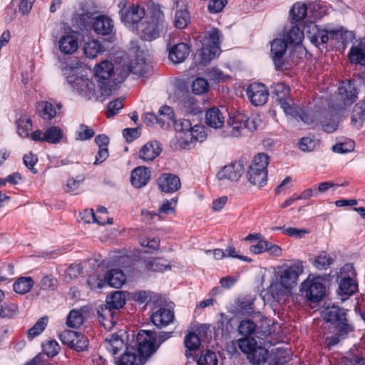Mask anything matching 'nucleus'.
Here are the masks:
<instances>
[{
  "label": "nucleus",
  "mask_w": 365,
  "mask_h": 365,
  "mask_svg": "<svg viewBox=\"0 0 365 365\" xmlns=\"http://www.w3.org/2000/svg\"><path fill=\"white\" fill-rule=\"evenodd\" d=\"M269 163V156L264 153H258L255 156L249 169L261 170L262 172H267V166Z\"/></svg>",
  "instance_id": "nucleus-42"
},
{
  "label": "nucleus",
  "mask_w": 365,
  "mask_h": 365,
  "mask_svg": "<svg viewBox=\"0 0 365 365\" xmlns=\"http://www.w3.org/2000/svg\"><path fill=\"white\" fill-rule=\"evenodd\" d=\"M351 122L353 126L359 129L365 123V100L356 103L351 111Z\"/></svg>",
  "instance_id": "nucleus-27"
},
{
  "label": "nucleus",
  "mask_w": 365,
  "mask_h": 365,
  "mask_svg": "<svg viewBox=\"0 0 365 365\" xmlns=\"http://www.w3.org/2000/svg\"><path fill=\"white\" fill-rule=\"evenodd\" d=\"M128 69L135 75L145 76L148 73L150 67L143 58L138 56L135 59L130 61Z\"/></svg>",
  "instance_id": "nucleus-29"
},
{
  "label": "nucleus",
  "mask_w": 365,
  "mask_h": 365,
  "mask_svg": "<svg viewBox=\"0 0 365 365\" xmlns=\"http://www.w3.org/2000/svg\"><path fill=\"white\" fill-rule=\"evenodd\" d=\"M197 362L198 365H217L218 360L214 351L206 349L201 351Z\"/></svg>",
  "instance_id": "nucleus-50"
},
{
  "label": "nucleus",
  "mask_w": 365,
  "mask_h": 365,
  "mask_svg": "<svg viewBox=\"0 0 365 365\" xmlns=\"http://www.w3.org/2000/svg\"><path fill=\"white\" fill-rule=\"evenodd\" d=\"M113 65L108 61H103L96 65L94 68L95 75L100 79H108L113 73Z\"/></svg>",
  "instance_id": "nucleus-34"
},
{
  "label": "nucleus",
  "mask_w": 365,
  "mask_h": 365,
  "mask_svg": "<svg viewBox=\"0 0 365 365\" xmlns=\"http://www.w3.org/2000/svg\"><path fill=\"white\" fill-rule=\"evenodd\" d=\"M36 113L45 120H51L56 115V111L52 103L47 101H41L36 106Z\"/></svg>",
  "instance_id": "nucleus-32"
},
{
  "label": "nucleus",
  "mask_w": 365,
  "mask_h": 365,
  "mask_svg": "<svg viewBox=\"0 0 365 365\" xmlns=\"http://www.w3.org/2000/svg\"><path fill=\"white\" fill-rule=\"evenodd\" d=\"M184 343L187 351H195L200 345V339L197 334L190 332L185 336Z\"/></svg>",
  "instance_id": "nucleus-57"
},
{
  "label": "nucleus",
  "mask_w": 365,
  "mask_h": 365,
  "mask_svg": "<svg viewBox=\"0 0 365 365\" xmlns=\"http://www.w3.org/2000/svg\"><path fill=\"white\" fill-rule=\"evenodd\" d=\"M322 317L326 322L324 329H338L340 333H350L353 327L347 322L345 311L337 307H328L322 312Z\"/></svg>",
  "instance_id": "nucleus-3"
},
{
  "label": "nucleus",
  "mask_w": 365,
  "mask_h": 365,
  "mask_svg": "<svg viewBox=\"0 0 365 365\" xmlns=\"http://www.w3.org/2000/svg\"><path fill=\"white\" fill-rule=\"evenodd\" d=\"M287 43L283 39H274L271 43V56L277 69H280L284 64V55Z\"/></svg>",
  "instance_id": "nucleus-13"
},
{
  "label": "nucleus",
  "mask_w": 365,
  "mask_h": 365,
  "mask_svg": "<svg viewBox=\"0 0 365 365\" xmlns=\"http://www.w3.org/2000/svg\"><path fill=\"white\" fill-rule=\"evenodd\" d=\"M122 108L123 103L121 100L116 99L115 101H110L107 106V117L110 118L116 115Z\"/></svg>",
  "instance_id": "nucleus-63"
},
{
  "label": "nucleus",
  "mask_w": 365,
  "mask_h": 365,
  "mask_svg": "<svg viewBox=\"0 0 365 365\" xmlns=\"http://www.w3.org/2000/svg\"><path fill=\"white\" fill-rule=\"evenodd\" d=\"M304 272L303 262L296 260L290 265L284 264L277 271V282L282 287L272 284L268 292L275 298L291 292L296 287L299 276Z\"/></svg>",
  "instance_id": "nucleus-1"
},
{
  "label": "nucleus",
  "mask_w": 365,
  "mask_h": 365,
  "mask_svg": "<svg viewBox=\"0 0 365 365\" xmlns=\"http://www.w3.org/2000/svg\"><path fill=\"white\" fill-rule=\"evenodd\" d=\"M358 290V284L356 281L351 277H344L341 279L339 284V294L350 296Z\"/></svg>",
  "instance_id": "nucleus-39"
},
{
  "label": "nucleus",
  "mask_w": 365,
  "mask_h": 365,
  "mask_svg": "<svg viewBox=\"0 0 365 365\" xmlns=\"http://www.w3.org/2000/svg\"><path fill=\"white\" fill-rule=\"evenodd\" d=\"M272 95L279 105L291 98L289 88L283 83H277L272 87Z\"/></svg>",
  "instance_id": "nucleus-38"
},
{
  "label": "nucleus",
  "mask_w": 365,
  "mask_h": 365,
  "mask_svg": "<svg viewBox=\"0 0 365 365\" xmlns=\"http://www.w3.org/2000/svg\"><path fill=\"white\" fill-rule=\"evenodd\" d=\"M158 125L163 129H168L173 126L175 120V113L173 109L168 106L161 107L157 114Z\"/></svg>",
  "instance_id": "nucleus-25"
},
{
  "label": "nucleus",
  "mask_w": 365,
  "mask_h": 365,
  "mask_svg": "<svg viewBox=\"0 0 365 365\" xmlns=\"http://www.w3.org/2000/svg\"><path fill=\"white\" fill-rule=\"evenodd\" d=\"M307 7L304 4L296 3L289 11L292 20L299 22L304 19L307 14Z\"/></svg>",
  "instance_id": "nucleus-46"
},
{
  "label": "nucleus",
  "mask_w": 365,
  "mask_h": 365,
  "mask_svg": "<svg viewBox=\"0 0 365 365\" xmlns=\"http://www.w3.org/2000/svg\"><path fill=\"white\" fill-rule=\"evenodd\" d=\"M299 148L302 150V151H312L314 149L316 145H317V141L316 140H314V138H311L309 137H304V138H302L299 143Z\"/></svg>",
  "instance_id": "nucleus-64"
},
{
  "label": "nucleus",
  "mask_w": 365,
  "mask_h": 365,
  "mask_svg": "<svg viewBox=\"0 0 365 365\" xmlns=\"http://www.w3.org/2000/svg\"><path fill=\"white\" fill-rule=\"evenodd\" d=\"M102 48L103 46L99 41L92 40L85 43L84 53L88 58H93L102 52Z\"/></svg>",
  "instance_id": "nucleus-48"
},
{
  "label": "nucleus",
  "mask_w": 365,
  "mask_h": 365,
  "mask_svg": "<svg viewBox=\"0 0 365 365\" xmlns=\"http://www.w3.org/2000/svg\"><path fill=\"white\" fill-rule=\"evenodd\" d=\"M220 46H203L200 53L201 60L200 63L205 66L220 54Z\"/></svg>",
  "instance_id": "nucleus-33"
},
{
  "label": "nucleus",
  "mask_w": 365,
  "mask_h": 365,
  "mask_svg": "<svg viewBox=\"0 0 365 365\" xmlns=\"http://www.w3.org/2000/svg\"><path fill=\"white\" fill-rule=\"evenodd\" d=\"M145 267L147 269L153 272H163L171 269V267L167 264L166 260L161 258H153L148 260Z\"/></svg>",
  "instance_id": "nucleus-45"
},
{
  "label": "nucleus",
  "mask_w": 365,
  "mask_h": 365,
  "mask_svg": "<svg viewBox=\"0 0 365 365\" xmlns=\"http://www.w3.org/2000/svg\"><path fill=\"white\" fill-rule=\"evenodd\" d=\"M239 349L245 354H255L256 349V341L248 337L240 339L237 341Z\"/></svg>",
  "instance_id": "nucleus-54"
},
{
  "label": "nucleus",
  "mask_w": 365,
  "mask_h": 365,
  "mask_svg": "<svg viewBox=\"0 0 365 365\" xmlns=\"http://www.w3.org/2000/svg\"><path fill=\"white\" fill-rule=\"evenodd\" d=\"M209 87V83L206 79L203 78H197L192 82V91L197 95H201L207 92Z\"/></svg>",
  "instance_id": "nucleus-58"
},
{
  "label": "nucleus",
  "mask_w": 365,
  "mask_h": 365,
  "mask_svg": "<svg viewBox=\"0 0 365 365\" xmlns=\"http://www.w3.org/2000/svg\"><path fill=\"white\" fill-rule=\"evenodd\" d=\"M118 6L120 19L126 25L137 24L145 16L144 8L138 4L129 2L127 0H119Z\"/></svg>",
  "instance_id": "nucleus-4"
},
{
  "label": "nucleus",
  "mask_w": 365,
  "mask_h": 365,
  "mask_svg": "<svg viewBox=\"0 0 365 365\" xmlns=\"http://www.w3.org/2000/svg\"><path fill=\"white\" fill-rule=\"evenodd\" d=\"M349 58L351 63L365 66V43H360L352 46L349 52Z\"/></svg>",
  "instance_id": "nucleus-30"
},
{
  "label": "nucleus",
  "mask_w": 365,
  "mask_h": 365,
  "mask_svg": "<svg viewBox=\"0 0 365 365\" xmlns=\"http://www.w3.org/2000/svg\"><path fill=\"white\" fill-rule=\"evenodd\" d=\"M280 107L283 109L286 115H289L293 118L298 119V115H299V113H300L302 108L296 105L291 98L283 101V103L280 104Z\"/></svg>",
  "instance_id": "nucleus-52"
},
{
  "label": "nucleus",
  "mask_w": 365,
  "mask_h": 365,
  "mask_svg": "<svg viewBox=\"0 0 365 365\" xmlns=\"http://www.w3.org/2000/svg\"><path fill=\"white\" fill-rule=\"evenodd\" d=\"M83 322V317L80 311L73 309L69 312L66 321V324L69 327L78 328Z\"/></svg>",
  "instance_id": "nucleus-55"
},
{
  "label": "nucleus",
  "mask_w": 365,
  "mask_h": 365,
  "mask_svg": "<svg viewBox=\"0 0 365 365\" xmlns=\"http://www.w3.org/2000/svg\"><path fill=\"white\" fill-rule=\"evenodd\" d=\"M160 29L156 23H148L141 31V38L145 41H152L159 36Z\"/></svg>",
  "instance_id": "nucleus-43"
},
{
  "label": "nucleus",
  "mask_w": 365,
  "mask_h": 365,
  "mask_svg": "<svg viewBox=\"0 0 365 365\" xmlns=\"http://www.w3.org/2000/svg\"><path fill=\"white\" fill-rule=\"evenodd\" d=\"M247 178L253 185L262 187L267 183V172H262L257 169H249L247 173Z\"/></svg>",
  "instance_id": "nucleus-31"
},
{
  "label": "nucleus",
  "mask_w": 365,
  "mask_h": 365,
  "mask_svg": "<svg viewBox=\"0 0 365 365\" xmlns=\"http://www.w3.org/2000/svg\"><path fill=\"white\" fill-rule=\"evenodd\" d=\"M126 277L122 270L113 269L107 272L105 276V282L110 287L115 288L121 287L125 282Z\"/></svg>",
  "instance_id": "nucleus-28"
},
{
  "label": "nucleus",
  "mask_w": 365,
  "mask_h": 365,
  "mask_svg": "<svg viewBox=\"0 0 365 365\" xmlns=\"http://www.w3.org/2000/svg\"><path fill=\"white\" fill-rule=\"evenodd\" d=\"M99 322L108 330L111 329L116 323L115 311L100 307L97 311Z\"/></svg>",
  "instance_id": "nucleus-24"
},
{
  "label": "nucleus",
  "mask_w": 365,
  "mask_h": 365,
  "mask_svg": "<svg viewBox=\"0 0 365 365\" xmlns=\"http://www.w3.org/2000/svg\"><path fill=\"white\" fill-rule=\"evenodd\" d=\"M188 137H190L191 140H194L195 141H203L206 138L204 128L197 125H194L188 133Z\"/></svg>",
  "instance_id": "nucleus-62"
},
{
  "label": "nucleus",
  "mask_w": 365,
  "mask_h": 365,
  "mask_svg": "<svg viewBox=\"0 0 365 365\" xmlns=\"http://www.w3.org/2000/svg\"><path fill=\"white\" fill-rule=\"evenodd\" d=\"M104 344L109 352L115 354L123 347L124 342L117 334H113L105 339Z\"/></svg>",
  "instance_id": "nucleus-36"
},
{
  "label": "nucleus",
  "mask_w": 365,
  "mask_h": 365,
  "mask_svg": "<svg viewBox=\"0 0 365 365\" xmlns=\"http://www.w3.org/2000/svg\"><path fill=\"white\" fill-rule=\"evenodd\" d=\"M334 258L329 254L323 252L316 256L312 264L317 269L326 270L334 263Z\"/></svg>",
  "instance_id": "nucleus-40"
},
{
  "label": "nucleus",
  "mask_w": 365,
  "mask_h": 365,
  "mask_svg": "<svg viewBox=\"0 0 365 365\" xmlns=\"http://www.w3.org/2000/svg\"><path fill=\"white\" fill-rule=\"evenodd\" d=\"M338 93L345 104L352 103L357 97L354 81L346 80L343 81L338 88Z\"/></svg>",
  "instance_id": "nucleus-17"
},
{
  "label": "nucleus",
  "mask_w": 365,
  "mask_h": 365,
  "mask_svg": "<svg viewBox=\"0 0 365 365\" xmlns=\"http://www.w3.org/2000/svg\"><path fill=\"white\" fill-rule=\"evenodd\" d=\"M18 313V307L16 304L5 302L0 306L1 318H12Z\"/></svg>",
  "instance_id": "nucleus-56"
},
{
  "label": "nucleus",
  "mask_w": 365,
  "mask_h": 365,
  "mask_svg": "<svg viewBox=\"0 0 365 365\" xmlns=\"http://www.w3.org/2000/svg\"><path fill=\"white\" fill-rule=\"evenodd\" d=\"M174 319V312L168 307H160L151 316L152 322L159 328L168 326L173 322Z\"/></svg>",
  "instance_id": "nucleus-15"
},
{
  "label": "nucleus",
  "mask_w": 365,
  "mask_h": 365,
  "mask_svg": "<svg viewBox=\"0 0 365 365\" xmlns=\"http://www.w3.org/2000/svg\"><path fill=\"white\" fill-rule=\"evenodd\" d=\"M95 135V133L92 128H90L84 124H81L79 126V130L76 133V140H86L92 138Z\"/></svg>",
  "instance_id": "nucleus-61"
},
{
  "label": "nucleus",
  "mask_w": 365,
  "mask_h": 365,
  "mask_svg": "<svg viewBox=\"0 0 365 365\" xmlns=\"http://www.w3.org/2000/svg\"><path fill=\"white\" fill-rule=\"evenodd\" d=\"M245 160L242 158L224 166L217 174V178L222 180L237 181L245 170Z\"/></svg>",
  "instance_id": "nucleus-10"
},
{
  "label": "nucleus",
  "mask_w": 365,
  "mask_h": 365,
  "mask_svg": "<svg viewBox=\"0 0 365 365\" xmlns=\"http://www.w3.org/2000/svg\"><path fill=\"white\" fill-rule=\"evenodd\" d=\"M59 51L66 55L74 53L78 48V33L71 29L65 31L58 41Z\"/></svg>",
  "instance_id": "nucleus-9"
},
{
  "label": "nucleus",
  "mask_w": 365,
  "mask_h": 365,
  "mask_svg": "<svg viewBox=\"0 0 365 365\" xmlns=\"http://www.w3.org/2000/svg\"><path fill=\"white\" fill-rule=\"evenodd\" d=\"M330 333H333L331 336H327L325 338L324 344L329 349L336 346L341 339H344L349 333H340L338 329H329Z\"/></svg>",
  "instance_id": "nucleus-49"
},
{
  "label": "nucleus",
  "mask_w": 365,
  "mask_h": 365,
  "mask_svg": "<svg viewBox=\"0 0 365 365\" xmlns=\"http://www.w3.org/2000/svg\"><path fill=\"white\" fill-rule=\"evenodd\" d=\"M34 284V280L30 277H19L13 284L14 290L19 294L29 292Z\"/></svg>",
  "instance_id": "nucleus-35"
},
{
  "label": "nucleus",
  "mask_w": 365,
  "mask_h": 365,
  "mask_svg": "<svg viewBox=\"0 0 365 365\" xmlns=\"http://www.w3.org/2000/svg\"><path fill=\"white\" fill-rule=\"evenodd\" d=\"M136 349L133 346L126 347L124 353L118 360V365H143L145 362L143 358L136 354Z\"/></svg>",
  "instance_id": "nucleus-20"
},
{
  "label": "nucleus",
  "mask_w": 365,
  "mask_h": 365,
  "mask_svg": "<svg viewBox=\"0 0 365 365\" xmlns=\"http://www.w3.org/2000/svg\"><path fill=\"white\" fill-rule=\"evenodd\" d=\"M257 325L250 319L242 320L238 326V332L240 334L247 337L253 334H257Z\"/></svg>",
  "instance_id": "nucleus-47"
},
{
  "label": "nucleus",
  "mask_w": 365,
  "mask_h": 365,
  "mask_svg": "<svg viewBox=\"0 0 365 365\" xmlns=\"http://www.w3.org/2000/svg\"><path fill=\"white\" fill-rule=\"evenodd\" d=\"M106 304L103 307L110 311H115L122 308L125 304V296L122 291H115L108 295L106 300Z\"/></svg>",
  "instance_id": "nucleus-26"
},
{
  "label": "nucleus",
  "mask_w": 365,
  "mask_h": 365,
  "mask_svg": "<svg viewBox=\"0 0 365 365\" xmlns=\"http://www.w3.org/2000/svg\"><path fill=\"white\" fill-rule=\"evenodd\" d=\"M304 38V32L297 26H293L284 36L283 40L287 43L299 44Z\"/></svg>",
  "instance_id": "nucleus-41"
},
{
  "label": "nucleus",
  "mask_w": 365,
  "mask_h": 365,
  "mask_svg": "<svg viewBox=\"0 0 365 365\" xmlns=\"http://www.w3.org/2000/svg\"><path fill=\"white\" fill-rule=\"evenodd\" d=\"M190 52V47L187 43H177L169 50V59L174 63L183 62Z\"/></svg>",
  "instance_id": "nucleus-19"
},
{
  "label": "nucleus",
  "mask_w": 365,
  "mask_h": 365,
  "mask_svg": "<svg viewBox=\"0 0 365 365\" xmlns=\"http://www.w3.org/2000/svg\"><path fill=\"white\" fill-rule=\"evenodd\" d=\"M150 178V170L145 167L140 166L133 170L130 181L134 187L140 188L147 185Z\"/></svg>",
  "instance_id": "nucleus-21"
},
{
  "label": "nucleus",
  "mask_w": 365,
  "mask_h": 365,
  "mask_svg": "<svg viewBox=\"0 0 365 365\" xmlns=\"http://www.w3.org/2000/svg\"><path fill=\"white\" fill-rule=\"evenodd\" d=\"M300 290L308 300L313 302L322 300L325 294V287L319 278H308L301 284Z\"/></svg>",
  "instance_id": "nucleus-7"
},
{
  "label": "nucleus",
  "mask_w": 365,
  "mask_h": 365,
  "mask_svg": "<svg viewBox=\"0 0 365 365\" xmlns=\"http://www.w3.org/2000/svg\"><path fill=\"white\" fill-rule=\"evenodd\" d=\"M67 81L86 101L97 99L95 83L88 78L68 77Z\"/></svg>",
  "instance_id": "nucleus-6"
},
{
  "label": "nucleus",
  "mask_w": 365,
  "mask_h": 365,
  "mask_svg": "<svg viewBox=\"0 0 365 365\" xmlns=\"http://www.w3.org/2000/svg\"><path fill=\"white\" fill-rule=\"evenodd\" d=\"M157 184L161 191L168 193H173L180 187V178L172 173H163L158 178Z\"/></svg>",
  "instance_id": "nucleus-14"
},
{
  "label": "nucleus",
  "mask_w": 365,
  "mask_h": 365,
  "mask_svg": "<svg viewBox=\"0 0 365 365\" xmlns=\"http://www.w3.org/2000/svg\"><path fill=\"white\" fill-rule=\"evenodd\" d=\"M63 138V132L61 128L56 126H51L44 132V140L51 144H56Z\"/></svg>",
  "instance_id": "nucleus-44"
},
{
  "label": "nucleus",
  "mask_w": 365,
  "mask_h": 365,
  "mask_svg": "<svg viewBox=\"0 0 365 365\" xmlns=\"http://www.w3.org/2000/svg\"><path fill=\"white\" fill-rule=\"evenodd\" d=\"M227 110L224 108L212 107L205 113V123L214 129H220L223 127Z\"/></svg>",
  "instance_id": "nucleus-12"
},
{
  "label": "nucleus",
  "mask_w": 365,
  "mask_h": 365,
  "mask_svg": "<svg viewBox=\"0 0 365 365\" xmlns=\"http://www.w3.org/2000/svg\"><path fill=\"white\" fill-rule=\"evenodd\" d=\"M312 29L316 30L312 41L315 42L320 41L322 43H326L329 39H338L339 37L342 36V31L341 29L332 30H319L316 25H312Z\"/></svg>",
  "instance_id": "nucleus-22"
},
{
  "label": "nucleus",
  "mask_w": 365,
  "mask_h": 365,
  "mask_svg": "<svg viewBox=\"0 0 365 365\" xmlns=\"http://www.w3.org/2000/svg\"><path fill=\"white\" fill-rule=\"evenodd\" d=\"M258 120L255 118H248L242 113L230 115L227 120L228 127L231 129L230 135L238 137L243 134L244 130L254 131L257 128Z\"/></svg>",
  "instance_id": "nucleus-5"
},
{
  "label": "nucleus",
  "mask_w": 365,
  "mask_h": 365,
  "mask_svg": "<svg viewBox=\"0 0 365 365\" xmlns=\"http://www.w3.org/2000/svg\"><path fill=\"white\" fill-rule=\"evenodd\" d=\"M179 106L180 110L187 115H197L201 113V108L195 98L189 94L183 96L179 103Z\"/></svg>",
  "instance_id": "nucleus-23"
},
{
  "label": "nucleus",
  "mask_w": 365,
  "mask_h": 365,
  "mask_svg": "<svg viewBox=\"0 0 365 365\" xmlns=\"http://www.w3.org/2000/svg\"><path fill=\"white\" fill-rule=\"evenodd\" d=\"M354 142L349 140L336 143L332 146L331 150L334 153L346 154L352 152L354 150Z\"/></svg>",
  "instance_id": "nucleus-59"
},
{
  "label": "nucleus",
  "mask_w": 365,
  "mask_h": 365,
  "mask_svg": "<svg viewBox=\"0 0 365 365\" xmlns=\"http://www.w3.org/2000/svg\"><path fill=\"white\" fill-rule=\"evenodd\" d=\"M47 322V317L40 318L36 323L27 331L28 339L32 340L35 336L39 335L45 329Z\"/></svg>",
  "instance_id": "nucleus-51"
},
{
  "label": "nucleus",
  "mask_w": 365,
  "mask_h": 365,
  "mask_svg": "<svg viewBox=\"0 0 365 365\" xmlns=\"http://www.w3.org/2000/svg\"><path fill=\"white\" fill-rule=\"evenodd\" d=\"M18 133L21 138H28L32 129V122L27 115H22L16 120Z\"/></svg>",
  "instance_id": "nucleus-37"
},
{
  "label": "nucleus",
  "mask_w": 365,
  "mask_h": 365,
  "mask_svg": "<svg viewBox=\"0 0 365 365\" xmlns=\"http://www.w3.org/2000/svg\"><path fill=\"white\" fill-rule=\"evenodd\" d=\"M93 28L95 32L101 35H109L114 29L113 20L105 15L97 16L93 23Z\"/></svg>",
  "instance_id": "nucleus-18"
},
{
  "label": "nucleus",
  "mask_w": 365,
  "mask_h": 365,
  "mask_svg": "<svg viewBox=\"0 0 365 365\" xmlns=\"http://www.w3.org/2000/svg\"><path fill=\"white\" fill-rule=\"evenodd\" d=\"M190 20V16L186 10L177 11L174 18V26L179 29H185Z\"/></svg>",
  "instance_id": "nucleus-53"
},
{
  "label": "nucleus",
  "mask_w": 365,
  "mask_h": 365,
  "mask_svg": "<svg viewBox=\"0 0 365 365\" xmlns=\"http://www.w3.org/2000/svg\"><path fill=\"white\" fill-rule=\"evenodd\" d=\"M173 127L177 132H185L187 134L193 128L190 120L185 118L179 119L178 120L175 118Z\"/></svg>",
  "instance_id": "nucleus-60"
},
{
  "label": "nucleus",
  "mask_w": 365,
  "mask_h": 365,
  "mask_svg": "<svg viewBox=\"0 0 365 365\" xmlns=\"http://www.w3.org/2000/svg\"><path fill=\"white\" fill-rule=\"evenodd\" d=\"M63 344L78 351H83L88 346V339L76 331L64 330L59 334Z\"/></svg>",
  "instance_id": "nucleus-8"
},
{
  "label": "nucleus",
  "mask_w": 365,
  "mask_h": 365,
  "mask_svg": "<svg viewBox=\"0 0 365 365\" xmlns=\"http://www.w3.org/2000/svg\"><path fill=\"white\" fill-rule=\"evenodd\" d=\"M168 337L165 334H156L150 331L141 330L136 336V342L138 348L136 352L143 358L145 362L153 353L156 351L160 344Z\"/></svg>",
  "instance_id": "nucleus-2"
},
{
  "label": "nucleus",
  "mask_w": 365,
  "mask_h": 365,
  "mask_svg": "<svg viewBox=\"0 0 365 365\" xmlns=\"http://www.w3.org/2000/svg\"><path fill=\"white\" fill-rule=\"evenodd\" d=\"M247 94L250 102L255 106L264 105L268 99V90L260 83H254L249 86Z\"/></svg>",
  "instance_id": "nucleus-11"
},
{
  "label": "nucleus",
  "mask_w": 365,
  "mask_h": 365,
  "mask_svg": "<svg viewBox=\"0 0 365 365\" xmlns=\"http://www.w3.org/2000/svg\"><path fill=\"white\" fill-rule=\"evenodd\" d=\"M162 152L161 144L157 140L145 143L138 152V158L143 161L150 162L155 159Z\"/></svg>",
  "instance_id": "nucleus-16"
}]
</instances>
